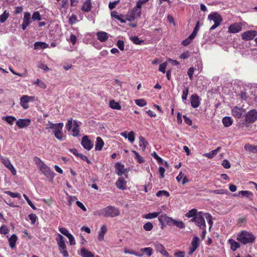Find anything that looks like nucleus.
Instances as JSON below:
<instances>
[{
    "instance_id": "obj_10",
    "label": "nucleus",
    "mask_w": 257,
    "mask_h": 257,
    "mask_svg": "<svg viewBox=\"0 0 257 257\" xmlns=\"http://www.w3.org/2000/svg\"><path fill=\"white\" fill-rule=\"evenodd\" d=\"M158 219L162 226H163L165 223L169 225H173L174 222L173 219L167 216L165 214L160 215L158 217Z\"/></svg>"
},
{
    "instance_id": "obj_56",
    "label": "nucleus",
    "mask_w": 257,
    "mask_h": 257,
    "mask_svg": "<svg viewBox=\"0 0 257 257\" xmlns=\"http://www.w3.org/2000/svg\"><path fill=\"white\" fill-rule=\"evenodd\" d=\"M9 232V229L8 227L4 225L0 227V233L3 234H7Z\"/></svg>"
},
{
    "instance_id": "obj_3",
    "label": "nucleus",
    "mask_w": 257,
    "mask_h": 257,
    "mask_svg": "<svg viewBox=\"0 0 257 257\" xmlns=\"http://www.w3.org/2000/svg\"><path fill=\"white\" fill-rule=\"evenodd\" d=\"M236 239L243 244H247L252 243L254 241L255 237L251 232L243 230L237 234Z\"/></svg>"
},
{
    "instance_id": "obj_40",
    "label": "nucleus",
    "mask_w": 257,
    "mask_h": 257,
    "mask_svg": "<svg viewBox=\"0 0 257 257\" xmlns=\"http://www.w3.org/2000/svg\"><path fill=\"white\" fill-rule=\"evenodd\" d=\"M3 119L5 120L8 123L12 125L14 123V121L16 120V118L12 116H8L3 117Z\"/></svg>"
},
{
    "instance_id": "obj_14",
    "label": "nucleus",
    "mask_w": 257,
    "mask_h": 257,
    "mask_svg": "<svg viewBox=\"0 0 257 257\" xmlns=\"http://www.w3.org/2000/svg\"><path fill=\"white\" fill-rule=\"evenodd\" d=\"M141 8H139L136 5V7H135L132 11L130 17V21L135 19L136 18H139L141 16Z\"/></svg>"
},
{
    "instance_id": "obj_9",
    "label": "nucleus",
    "mask_w": 257,
    "mask_h": 257,
    "mask_svg": "<svg viewBox=\"0 0 257 257\" xmlns=\"http://www.w3.org/2000/svg\"><path fill=\"white\" fill-rule=\"evenodd\" d=\"M1 159L2 162L5 166V167L9 169L13 175H16L17 171L14 167L13 165L11 164L10 161L7 158L4 157H1Z\"/></svg>"
},
{
    "instance_id": "obj_59",
    "label": "nucleus",
    "mask_w": 257,
    "mask_h": 257,
    "mask_svg": "<svg viewBox=\"0 0 257 257\" xmlns=\"http://www.w3.org/2000/svg\"><path fill=\"white\" fill-rule=\"evenodd\" d=\"M127 138L130 141L131 143H133L135 141V134L134 132L131 131L128 133V136Z\"/></svg>"
},
{
    "instance_id": "obj_1",
    "label": "nucleus",
    "mask_w": 257,
    "mask_h": 257,
    "mask_svg": "<svg viewBox=\"0 0 257 257\" xmlns=\"http://www.w3.org/2000/svg\"><path fill=\"white\" fill-rule=\"evenodd\" d=\"M119 214V210L112 206H107L94 212V215L102 216L104 217H114L118 216Z\"/></svg>"
},
{
    "instance_id": "obj_6",
    "label": "nucleus",
    "mask_w": 257,
    "mask_h": 257,
    "mask_svg": "<svg viewBox=\"0 0 257 257\" xmlns=\"http://www.w3.org/2000/svg\"><path fill=\"white\" fill-rule=\"evenodd\" d=\"M208 19L210 21H212L214 23V25L210 28V31H212L216 29L220 25L222 22V18L221 16L216 12H214L210 14L208 16Z\"/></svg>"
},
{
    "instance_id": "obj_37",
    "label": "nucleus",
    "mask_w": 257,
    "mask_h": 257,
    "mask_svg": "<svg viewBox=\"0 0 257 257\" xmlns=\"http://www.w3.org/2000/svg\"><path fill=\"white\" fill-rule=\"evenodd\" d=\"M238 195H241L242 196H245L246 198L251 199L252 197V193L248 191H240L238 192Z\"/></svg>"
},
{
    "instance_id": "obj_52",
    "label": "nucleus",
    "mask_w": 257,
    "mask_h": 257,
    "mask_svg": "<svg viewBox=\"0 0 257 257\" xmlns=\"http://www.w3.org/2000/svg\"><path fill=\"white\" fill-rule=\"evenodd\" d=\"M34 83L37 84L41 88L45 89L46 88V85L44 82L39 79H37Z\"/></svg>"
},
{
    "instance_id": "obj_8",
    "label": "nucleus",
    "mask_w": 257,
    "mask_h": 257,
    "mask_svg": "<svg viewBox=\"0 0 257 257\" xmlns=\"http://www.w3.org/2000/svg\"><path fill=\"white\" fill-rule=\"evenodd\" d=\"M31 15L29 12H25L24 15L23 23L21 25L23 30H25L27 27L31 23Z\"/></svg>"
},
{
    "instance_id": "obj_15",
    "label": "nucleus",
    "mask_w": 257,
    "mask_h": 257,
    "mask_svg": "<svg viewBox=\"0 0 257 257\" xmlns=\"http://www.w3.org/2000/svg\"><path fill=\"white\" fill-rule=\"evenodd\" d=\"M33 97L28 95H23L20 99V104L24 109H27L29 107L28 102L31 99H33Z\"/></svg>"
},
{
    "instance_id": "obj_44",
    "label": "nucleus",
    "mask_w": 257,
    "mask_h": 257,
    "mask_svg": "<svg viewBox=\"0 0 257 257\" xmlns=\"http://www.w3.org/2000/svg\"><path fill=\"white\" fill-rule=\"evenodd\" d=\"M132 153L135 155V158L138 160L139 163H142L144 162L143 158L136 151H132Z\"/></svg>"
},
{
    "instance_id": "obj_39",
    "label": "nucleus",
    "mask_w": 257,
    "mask_h": 257,
    "mask_svg": "<svg viewBox=\"0 0 257 257\" xmlns=\"http://www.w3.org/2000/svg\"><path fill=\"white\" fill-rule=\"evenodd\" d=\"M160 213V212L149 213L145 215L144 218L147 219H153L157 217Z\"/></svg>"
},
{
    "instance_id": "obj_31",
    "label": "nucleus",
    "mask_w": 257,
    "mask_h": 257,
    "mask_svg": "<svg viewBox=\"0 0 257 257\" xmlns=\"http://www.w3.org/2000/svg\"><path fill=\"white\" fill-rule=\"evenodd\" d=\"M220 149L221 147H219L216 149L212 150L209 153L205 154L204 156L209 159H211L213 158L217 154V153L220 150Z\"/></svg>"
},
{
    "instance_id": "obj_29",
    "label": "nucleus",
    "mask_w": 257,
    "mask_h": 257,
    "mask_svg": "<svg viewBox=\"0 0 257 257\" xmlns=\"http://www.w3.org/2000/svg\"><path fill=\"white\" fill-rule=\"evenodd\" d=\"M233 122V120L231 117L225 116L222 119V123L225 127L230 126Z\"/></svg>"
},
{
    "instance_id": "obj_48",
    "label": "nucleus",
    "mask_w": 257,
    "mask_h": 257,
    "mask_svg": "<svg viewBox=\"0 0 257 257\" xmlns=\"http://www.w3.org/2000/svg\"><path fill=\"white\" fill-rule=\"evenodd\" d=\"M31 18L33 21H40L41 20L40 14L38 11L35 12L33 14Z\"/></svg>"
},
{
    "instance_id": "obj_35",
    "label": "nucleus",
    "mask_w": 257,
    "mask_h": 257,
    "mask_svg": "<svg viewBox=\"0 0 257 257\" xmlns=\"http://www.w3.org/2000/svg\"><path fill=\"white\" fill-rule=\"evenodd\" d=\"M72 135L74 137H77L79 135V126L76 121H74L73 127L72 130Z\"/></svg>"
},
{
    "instance_id": "obj_50",
    "label": "nucleus",
    "mask_w": 257,
    "mask_h": 257,
    "mask_svg": "<svg viewBox=\"0 0 257 257\" xmlns=\"http://www.w3.org/2000/svg\"><path fill=\"white\" fill-rule=\"evenodd\" d=\"M156 196L158 197H161L162 196H166V197H169L170 196L169 193L165 190H160L159 191L156 193Z\"/></svg>"
},
{
    "instance_id": "obj_25",
    "label": "nucleus",
    "mask_w": 257,
    "mask_h": 257,
    "mask_svg": "<svg viewBox=\"0 0 257 257\" xmlns=\"http://www.w3.org/2000/svg\"><path fill=\"white\" fill-rule=\"evenodd\" d=\"M18 240L17 236L13 234L11 235V236L9 238V243L11 248H13L16 246V243Z\"/></svg>"
},
{
    "instance_id": "obj_41",
    "label": "nucleus",
    "mask_w": 257,
    "mask_h": 257,
    "mask_svg": "<svg viewBox=\"0 0 257 257\" xmlns=\"http://www.w3.org/2000/svg\"><path fill=\"white\" fill-rule=\"evenodd\" d=\"M130 40L134 44H137V45H141L144 42L143 40H140L137 36L131 37L130 38Z\"/></svg>"
},
{
    "instance_id": "obj_38",
    "label": "nucleus",
    "mask_w": 257,
    "mask_h": 257,
    "mask_svg": "<svg viewBox=\"0 0 257 257\" xmlns=\"http://www.w3.org/2000/svg\"><path fill=\"white\" fill-rule=\"evenodd\" d=\"M197 211L196 209H192L191 210L189 211L185 214V216L188 218L191 217H195L196 215H197Z\"/></svg>"
},
{
    "instance_id": "obj_42",
    "label": "nucleus",
    "mask_w": 257,
    "mask_h": 257,
    "mask_svg": "<svg viewBox=\"0 0 257 257\" xmlns=\"http://www.w3.org/2000/svg\"><path fill=\"white\" fill-rule=\"evenodd\" d=\"M141 251L146 253L149 256L153 253V249L150 247L141 248Z\"/></svg>"
},
{
    "instance_id": "obj_23",
    "label": "nucleus",
    "mask_w": 257,
    "mask_h": 257,
    "mask_svg": "<svg viewBox=\"0 0 257 257\" xmlns=\"http://www.w3.org/2000/svg\"><path fill=\"white\" fill-rule=\"evenodd\" d=\"M104 146V142L102 139L98 137L96 138L95 149L97 151H100L102 150V147Z\"/></svg>"
},
{
    "instance_id": "obj_13",
    "label": "nucleus",
    "mask_w": 257,
    "mask_h": 257,
    "mask_svg": "<svg viewBox=\"0 0 257 257\" xmlns=\"http://www.w3.org/2000/svg\"><path fill=\"white\" fill-rule=\"evenodd\" d=\"M49 126L46 127L47 129H51L55 134L58 131H62L63 127V123L62 122L58 123H53L49 121Z\"/></svg>"
},
{
    "instance_id": "obj_12",
    "label": "nucleus",
    "mask_w": 257,
    "mask_h": 257,
    "mask_svg": "<svg viewBox=\"0 0 257 257\" xmlns=\"http://www.w3.org/2000/svg\"><path fill=\"white\" fill-rule=\"evenodd\" d=\"M245 119L249 123L253 122L257 119V111L253 109L248 111L246 114Z\"/></svg>"
},
{
    "instance_id": "obj_53",
    "label": "nucleus",
    "mask_w": 257,
    "mask_h": 257,
    "mask_svg": "<svg viewBox=\"0 0 257 257\" xmlns=\"http://www.w3.org/2000/svg\"><path fill=\"white\" fill-rule=\"evenodd\" d=\"M72 122H73L72 118H70L68 120L67 122L66 123V124L65 125V127H66V129L67 130V131H70L71 130L72 127L73 125Z\"/></svg>"
},
{
    "instance_id": "obj_24",
    "label": "nucleus",
    "mask_w": 257,
    "mask_h": 257,
    "mask_svg": "<svg viewBox=\"0 0 257 257\" xmlns=\"http://www.w3.org/2000/svg\"><path fill=\"white\" fill-rule=\"evenodd\" d=\"M91 0H85L82 7V10L85 12H89L91 11Z\"/></svg>"
},
{
    "instance_id": "obj_36",
    "label": "nucleus",
    "mask_w": 257,
    "mask_h": 257,
    "mask_svg": "<svg viewBox=\"0 0 257 257\" xmlns=\"http://www.w3.org/2000/svg\"><path fill=\"white\" fill-rule=\"evenodd\" d=\"M109 106L114 109L120 110L121 109L120 104L118 102H115L114 100L110 101Z\"/></svg>"
},
{
    "instance_id": "obj_27",
    "label": "nucleus",
    "mask_w": 257,
    "mask_h": 257,
    "mask_svg": "<svg viewBox=\"0 0 257 257\" xmlns=\"http://www.w3.org/2000/svg\"><path fill=\"white\" fill-rule=\"evenodd\" d=\"M80 254L82 257H94V255L92 252L89 251L84 247L81 248Z\"/></svg>"
},
{
    "instance_id": "obj_47",
    "label": "nucleus",
    "mask_w": 257,
    "mask_h": 257,
    "mask_svg": "<svg viewBox=\"0 0 257 257\" xmlns=\"http://www.w3.org/2000/svg\"><path fill=\"white\" fill-rule=\"evenodd\" d=\"M136 104L141 107L145 106L147 104V102L144 99H140L135 100Z\"/></svg>"
},
{
    "instance_id": "obj_28",
    "label": "nucleus",
    "mask_w": 257,
    "mask_h": 257,
    "mask_svg": "<svg viewBox=\"0 0 257 257\" xmlns=\"http://www.w3.org/2000/svg\"><path fill=\"white\" fill-rule=\"evenodd\" d=\"M228 242L230 245V248L233 251H235L237 248L240 247V244L238 242H236L232 239H229Z\"/></svg>"
},
{
    "instance_id": "obj_30",
    "label": "nucleus",
    "mask_w": 257,
    "mask_h": 257,
    "mask_svg": "<svg viewBox=\"0 0 257 257\" xmlns=\"http://www.w3.org/2000/svg\"><path fill=\"white\" fill-rule=\"evenodd\" d=\"M148 144V142L143 137L140 136L139 137V146L141 148L143 151L145 150Z\"/></svg>"
},
{
    "instance_id": "obj_45",
    "label": "nucleus",
    "mask_w": 257,
    "mask_h": 257,
    "mask_svg": "<svg viewBox=\"0 0 257 257\" xmlns=\"http://www.w3.org/2000/svg\"><path fill=\"white\" fill-rule=\"evenodd\" d=\"M205 217L206 218L208 224L210 225L209 228H210L213 224L212 217L210 214L208 213H205Z\"/></svg>"
},
{
    "instance_id": "obj_32",
    "label": "nucleus",
    "mask_w": 257,
    "mask_h": 257,
    "mask_svg": "<svg viewBox=\"0 0 257 257\" xmlns=\"http://www.w3.org/2000/svg\"><path fill=\"white\" fill-rule=\"evenodd\" d=\"M153 245L155 247L156 250L158 252H160L162 253L164 250H165L164 246L158 242H155L153 243Z\"/></svg>"
},
{
    "instance_id": "obj_33",
    "label": "nucleus",
    "mask_w": 257,
    "mask_h": 257,
    "mask_svg": "<svg viewBox=\"0 0 257 257\" xmlns=\"http://www.w3.org/2000/svg\"><path fill=\"white\" fill-rule=\"evenodd\" d=\"M244 149L246 151H249L253 153H257V146L247 144L245 145Z\"/></svg>"
},
{
    "instance_id": "obj_46",
    "label": "nucleus",
    "mask_w": 257,
    "mask_h": 257,
    "mask_svg": "<svg viewBox=\"0 0 257 257\" xmlns=\"http://www.w3.org/2000/svg\"><path fill=\"white\" fill-rule=\"evenodd\" d=\"M9 16V14L8 12H7V11H5L4 13L0 16V22L1 23L5 22L6 20L8 18Z\"/></svg>"
},
{
    "instance_id": "obj_16",
    "label": "nucleus",
    "mask_w": 257,
    "mask_h": 257,
    "mask_svg": "<svg viewBox=\"0 0 257 257\" xmlns=\"http://www.w3.org/2000/svg\"><path fill=\"white\" fill-rule=\"evenodd\" d=\"M232 114L236 118H240L242 117L244 110L242 108L238 107L237 106H234L232 109Z\"/></svg>"
},
{
    "instance_id": "obj_54",
    "label": "nucleus",
    "mask_w": 257,
    "mask_h": 257,
    "mask_svg": "<svg viewBox=\"0 0 257 257\" xmlns=\"http://www.w3.org/2000/svg\"><path fill=\"white\" fill-rule=\"evenodd\" d=\"M199 239L198 237H194L192 241V246L197 248L199 245Z\"/></svg>"
},
{
    "instance_id": "obj_26",
    "label": "nucleus",
    "mask_w": 257,
    "mask_h": 257,
    "mask_svg": "<svg viewBox=\"0 0 257 257\" xmlns=\"http://www.w3.org/2000/svg\"><path fill=\"white\" fill-rule=\"evenodd\" d=\"M107 231V227L105 225H103L100 229L99 234L98 236V240L99 241H102L104 238V236L105 233Z\"/></svg>"
},
{
    "instance_id": "obj_51",
    "label": "nucleus",
    "mask_w": 257,
    "mask_h": 257,
    "mask_svg": "<svg viewBox=\"0 0 257 257\" xmlns=\"http://www.w3.org/2000/svg\"><path fill=\"white\" fill-rule=\"evenodd\" d=\"M6 194L10 195L11 197L13 198H20L21 197V194L18 193H14L12 192L9 191H5V192Z\"/></svg>"
},
{
    "instance_id": "obj_19",
    "label": "nucleus",
    "mask_w": 257,
    "mask_h": 257,
    "mask_svg": "<svg viewBox=\"0 0 257 257\" xmlns=\"http://www.w3.org/2000/svg\"><path fill=\"white\" fill-rule=\"evenodd\" d=\"M191 104L193 108H197L200 105L199 97L197 94H193L190 98Z\"/></svg>"
},
{
    "instance_id": "obj_64",
    "label": "nucleus",
    "mask_w": 257,
    "mask_h": 257,
    "mask_svg": "<svg viewBox=\"0 0 257 257\" xmlns=\"http://www.w3.org/2000/svg\"><path fill=\"white\" fill-rule=\"evenodd\" d=\"M117 47L121 51L124 50V42L119 40L116 43Z\"/></svg>"
},
{
    "instance_id": "obj_61",
    "label": "nucleus",
    "mask_w": 257,
    "mask_h": 257,
    "mask_svg": "<svg viewBox=\"0 0 257 257\" xmlns=\"http://www.w3.org/2000/svg\"><path fill=\"white\" fill-rule=\"evenodd\" d=\"M67 237L69 239V243L71 245H74L76 244L75 238L71 233Z\"/></svg>"
},
{
    "instance_id": "obj_43",
    "label": "nucleus",
    "mask_w": 257,
    "mask_h": 257,
    "mask_svg": "<svg viewBox=\"0 0 257 257\" xmlns=\"http://www.w3.org/2000/svg\"><path fill=\"white\" fill-rule=\"evenodd\" d=\"M173 225H174L176 226L181 229L185 228L184 223L183 222V221L181 220H174Z\"/></svg>"
},
{
    "instance_id": "obj_5",
    "label": "nucleus",
    "mask_w": 257,
    "mask_h": 257,
    "mask_svg": "<svg viewBox=\"0 0 257 257\" xmlns=\"http://www.w3.org/2000/svg\"><path fill=\"white\" fill-rule=\"evenodd\" d=\"M205 213L203 212H199L195 217L192 218L190 221L195 222V224L199 227L200 229L206 228V224L205 221Z\"/></svg>"
},
{
    "instance_id": "obj_62",
    "label": "nucleus",
    "mask_w": 257,
    "mask_h": 257,
    "mask_svg": "<svg viewBox=\"0 0 257 257\" xmlns=\"http://www.w3.org/2000/svg\"><path fill=\"white\" fill-rule=\"evenodd\" d=\"M194 70H195V68L193 67H190L188 70L187 74H188V75L189 77V79L190 80H192L193 74L194 72Z\"/></svg>"
},
{
    "instance_id": "obj_34",
    "label": "nucleus",
    "mask_w": 257,
    "mask_h": 257,
    "mask_svg": "<svg viewBox=\"0 0 257 257\" xmlns=\"http://www.w3.org/2000/svg\"><path fill=\"white\" fill-rule=\"evenodd\" d=\"M48 47V45L45 42H37L34 44V48L36 49L39 48L44 49L47 48Z\"/></svg>"
},
{
    "instance_id": "obj_49",
    "label": "nucleus",
    "mask_w": 257,
    "mask_h": 257,
    "mask_svg": "<svg viewBox=\"0 0 257 257\" xmlns=\"http://www.w3.org/2000/svg\"><path fill=\"white\" fill-rule=\"evenodd\" d=\"M152 156L157 161L158 163L160 164H163V159L160 157L155 152L152 153Z\"/></svg>"
},
{
    "instance_id": "obj_57",
    "label": "nucleus",
    "mask_w": 257,
    "mask_h": 257,
    "mask_svg": "<svg viewBox=\"0 0 257 257\" xmlns=\"http://www.w3.org/2000/svg\"><path fill=\"white\" fill-rule=\"evenodd\" d=\"M23 196L25 198V199L26 200L28 204L34 209V210H36V207L35 206V205L33 204V203L32 202V201L30 200V199L29 198V197L26 195V194H24L23 195Z\"/></svg>"
},
{
    "instance_id": "obj_2",
    "label": "nucleus",
    "mask_w": 257,
    "mask_h": 257,
    "mask_svg": "<svg viewBox=\"0 0 257 257\" xmlns=\"http://www.w3.org/2000/svg\"><path fill=\"white\" fill-rule=\"evenodd\" d=\"M34 161L41 172L47 178H53L54 177V172L39 157H34Z\"/></svg>"
},
{
    "instance_id": "obj_55",
    "label": "nucleus",
    "mask_w": 257,
    "mask_h": 257,
    "mask_svg": "<svg viewBox=\"0 0 257 257\" xmlns=\"http://www.w3.org/2000/svg\"><path fill=\"white\" fill-rule=\"evenodd\" d=\"M153 225L151 222H148L143 225L144 229L146 231H150L152 229Z\"/></svg>"
},
{
    "instance_id": "obj_18",
    "label": "nucleus",
    "mask_w": 257,
    "mask_h": 257,
    "mask_svg": "<svg viewBox=\"0 0 257 257\" xmlns=\"http://www.w3.org/2000/svg\"><path fill=\"white\" fill-rule=\"evenodd\" d=\"M115 185L120 190H125L126 188V181L123 178L119 177L115 182Z\"/></svg>"
},
{
    "instance_id": "obj_22",
    "label": "nucleus",
    "mask_w": 257,
    "mask_h": 257,
    "mask_svg": "<svg viewBox=\"0 0 257 257\" xmlns=\"http://www.w3.org/2000/svg\"><path fill=\"white\" fill-rule=\"evenodd\" d=\"M97 39L100 42H104L107 40L108 38V34L105 32H98L96 34Z\"/></svg>"
},
{
    "instance_id": "obj_20",
    "label": "nucleus",
    "mask_w": 257,
    "mask_h": 257,
    "mask_svg": "<svg viewBox=\"0 0 257 257\" xmlns=\"http://www.w3.org/2000/svg\"><path fill=\"white\" fill-rule=\"evenodd\" d=\"M30 120L29 119H19L16 122V124L19 128H22L30 124Z\"/></svg>"
},
{
    "instance_id": "obj_60",
    "label": "nucleus",
    "mask_w": 257,
    "mask_h": 257,
    "mask_svg": "<svg viewBox=\"0 0 257 257\" xmlns=\"http://www.w3.org/2000/svg\"><path fill=\"white\" fill-rule=\"evenodd\" d=\"M59 230L62 234L65 235L66 236H67L70 234L68 230L64 227H59Z\"/></svg>"
},
{
    "instance_id": "obj_7",
    "label": "nucleus",
    "mask_w": 257,
    "mask_h": 257,
    "mask_svg": "<svg viewBox=\"0 0 257 257\" xmlns=\"http://www.w3.org/2000/svg\"><path fill=\"white\" fill-rule=\"evenodd\" d=\"M257 35V31L255 30H249L243 32L241 34L242 39L244 41L252 40Z\"/></svg>"
},
{
    "instance_id": "obj_63",
    "label": "nucleus",
    "mask_w": 257,
    "mask_h": 257,
    "mask_svg": "<svg viewBox=\"0 0 257 257\" xmlns=\"http://www.w3.org/2000/svg\"><path fill=\"white\" fill-rule=\"evenodd\" d=\"M55 137L59 140H63V134L62 133V131H58L57 132H56L54 134Z\"/></svg>"
},
{
    "instance_id": "obj_4",
    "label": "nucleus",
    "mask_w": 257,
    "mask_h": 257,
    "mask_svg": "<svg viewBox=\"0 0 257 257\" xmlns=\"http://www.w3.org/2000/svg\"><path fill=\"white\" fill-rule=\"evenodd\" d=\"M56 240L59 247L60 252L62 253L64 257H68L69 253L67 250L65 237L61 234L58 233L56 238Z\"/></svg>"
},
{
    "instance_id": "obj_17",
    "label": "nucleus",
    "mask_w": 257,
    "mask_h": 257,
    "mask_svg": "<svg viewBox=\"0 0 257 257\" xmlns=\"http://www.w3.org/2000/svg\"><path fill=\"white\" fill-rule=\"evenodd\" d=\"M242 30V26L239 23H234L228 27V31L230 33H236Z\"/></svg>"
},
{
    "instance_id": "obj_11",
    "label": "nucleus",
    "mask_w": 257,
    "mask_h": 257,
    "mask_svg": "<svg viewBox=\"0 0 257 257\" xmlns=\"http://www.w3.org/2000/svg\"><path fill=\"white\" fill-rule=\"evenodd\" d=\"M81 145L83 147L87 150H90L93 147V143L88 139L86 136H84L81 141Z\"/></svg>"
},
{
    "instance_id": "obj_21",
    "label": "nucleus",
    "mask_w": 257,
    "mask_h": 257,
    "mask_svg": "<svg viewBox=\"0 0 257 257\" xmlns=\"http://www.w3.org/2000/svg\"><path fill=\"white\" fill-rule=\"evenodd\" d=\"M115 172L118 176H121L124 173L125 169L124 165L120 163H117L115 166Z\"/></svg>"
},
{
    "instance_id": "obj_58",
    "label": "nucleus",
    "mask_w": 257,
    "mask_h": 257,
    "mask_svg": "<svg viewBox=\"0 0 257 257\" xmlns=\"http://www.w3.org/2000/svg\"><path fill=\"white\" fill-rule=\"evenodd\" d=\"M167 63L166 62L162 63L159 66V70L160 71L163 72V73H165L166 72V68L167 67Z\"/></svg>"
}]
</instances>
